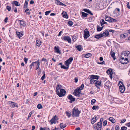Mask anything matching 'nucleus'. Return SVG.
I'll return each mask as SVG.
<instances>
[{
  "label": "nucleus",
  "instance_id": "obj_14",
  "mask_svg": "<svg viewBox=\"0 0 130 130\" xmlns=\"http://www.w3.org/2000/svg\"><path fill=\"white\" fill-rule=\"evenodd\" d=\"M103 37V35L102 33H100L99 34L96 35L94 36V38L96 39H99L100 38H101Z\"/></svg>",
  "mask_w": 130,
  "mask_h": 130
},
{
  "label": "nucleus",
  "instance_id": "obj_25",
  "mask_svg": "<svg viewBox=\"0 0 130 130\" xmlns=\"http://www.w3.org/2000/svg\"><path fill=\"white\" fill-rule=\"evenodd\" d=\"M62 15L63 17L67 18H68L67 14L66 12L63 11L62 13Z\"/></svg>",
  "mask_w": 130,
  "mask_h": 130
},
{
  "label": "nucleus",
  "instance_id": "obj_4",
  "mask_svg": "<svg viewBox=\"0 0 130 130\" xmlns=\"http://www.w3.org/2000/svg\"><path fill=\"white\" fill-rule=\"evenodd\" d=\"M66 91L65 90L63 89H60V91H58L56 93L57 94L59 97H62L64 96L66 94Z\"/></svg>",
  "mask_w": 130,
  "mask_h": 130
},
{
  "label": "nucleus",
  "instance_id": "obj_44",
  "mask_svg": "<svg viewBox=\"0 0 130 130\" xmlns=\"http://www.w3.org/2000/svg\"><path fill=\"white\" fill-rule=\"evenodd\" d=\"M116 20L113 19L110 17V20L109 22H116Z\"/></svg>",
  "mask_w": 130,
  "mask_h": 130
},
{
  "label": "nucleus",
  "instance_id": "obj_52",
  "mask_svg": "<svg viewBox=\"0 0 130 130\" xmlns=\"http://www.w3.org/2000/svg\"><path fill=\"white\" fill-rule=\"evenodd\" d=\"M107 121L106 120L104 121L103 123V125L104 126H106L107 124Z\"/></svg>",
  "mask_w": 130,
  "mask_h": 130
},
{
  "label": "nucleus",
  "instance_id": "obj_26",
  "mask_svg": "<svg viewBox=\"0 0 130 130\" xmlns=\"http://www.w3.org/2000/svg\"><path fill=\"white\" fill-rule=\"evenodd\" d=\"M10 107H11L14 108L15 106L17 107L18 106L16 105V104L14 102H11L10 103Z\"/></svg>",
  "mask_w": 130,
  "mask_h": 130
},
{
  "label": "nucleus",
  "instance_id": "obj_18",
  "mask_svg": "<svg viewBox=\"0 0 130 130\" xmlns=\"http://www.w3.org/2000/svg\"><path fill=\"white\" fill-rule=\"evenodd\" d=\"M90 77L92 79L98 80L99 79V76L98 75H92L90 76Z\"/></svg>",
  "mask_w": 130,
  "mask_h": 130
},
{
  "label": "nucleus",
  "instance_id": "obj_56",
  "mask_svg": "<svg viewBox=\"0 0 130 130\" xmlns=\"http://www.w3.org/2000/svg\"><path fill=\"white\" fill-rule=\"evenodd\" d=\"M51 12V11H47L45 12V15H48L49 13Z\"/></svg>",
  "mask_w": 130,
  "mask_h": 130
},
{
  "label": "nucleus",
  "instance_id": "obj_3",
  "mask_svg": "<svg viewBox=\"0 0 130 130\" xmlns=\"http://www.w3.org/2000/svg\"><path fill=\"white\" fill-rule=\"evenodd\" d=\"M121 93H123L125 90V87L123 83L121 81H119L118 84Z\"/></svg>",
  "mask_w": 130,
  "mask_h": 130
},
{
  "label": "nucleus",
  "instance_id": "obj_37",
  "mask_svg": "<svg viewBox=\"0 0 130 130\" xmlns=\"http://www.w3.org/2000/svg\"><path fill=\"white\" fill-rule=\"evenodd\" d=\"M41 41L39 40H36V45L38 46H40V45L41 44L40 43Z\"/></svg>",
  "mask_w": 130,
  "mask_h": 130
},
{
  "label": "nucleus",
  "instance_id": "obj_53",
  "mask_svg": "<svg viewBox=\"0 0 130 130\" xmlns=\"http://www.w3.org/2000/svg\"><path fill=\"white\" fill-rule=\"evenodd\" d=\"M102 123H101V122H98L97 124V126H100V127H101V126L102 127Z\"/></svg>",
  "mask_w": 130,
  "mask_h": 130
},
{
  "label": "nucleus",
  "instance_id": "obj_41",
  "mask_svg": "<svg viewBox=\"0 0 130 130\" xmlns=\"http://www.w3.org/2000/svg\"><path fill=\"white\" fill-rule=\"evenodd\" d=\"M37 108L39 109H40L43 108L42 105L40 104H39L37 106Z\"/></svg>",
  "mask_w": 130,
  "mask_h": 130
},
{
  "label": "nucleus",
  "instance_id": "obj_12",
  "mask_svg": "<svg viewBox=\"0 0 130 130\" xmlns=\"http://www.w3.org/2000/svg\"><path fill=\"white\" fill-rule=\"evenodd\" d=\"M110 82L109 81H107L105 84L104 86L106 89H109L110 86Z\"/></svg>",
  "mask_w": 130,
  "mask_h": 130
},
{
  "label": "nucleus",
  "instance_id": "obj_43",
  "mask_svg": "<svg viewBox=\"0 0 130 130\" xmlns=\"http://www.w3.org/2000/svg\"><path fill=\"white\" fill-rule=\"evenodd\" d=\"M84 87V85L83 84H82L81 86L79 88H78V89H80V90L81 91V90Z\"/></svg>",
  "mask_w": 130,
  "mask_h": 130
},
{
  "label": "nucleus",
  "instance_id": "obj_32",
  "mask_svg": "<svg viewBox=\"0 0 130 130\" xmlns=\"http://www.w3.org/2000/svg\"><path fill=\"white\" fill-rule=\"evenodd\" d=\"M60 126L62 129L64 128L66 126V124H64L63 123H61L60 124Z\"/></svg>",
  "mask_w": 130,
  "mask_h": 130
},
{
  "label": "nucleus",
  "instance_id": "obj_54",
  "mask_svg": "<svg viewBox=\"0 0 130 130\" xmlns=\"http://www.w3.org/2000/svg\"><path fill=\"white\" fill-rule=\"evenodd\" d=\"M127 128L125 126H123L121 127V130H127Z\"/></svg>",
  "mask_w": 130,
  "mask_h": 130
},
{
  "label": "nucleus",
  "instance_id": "obj_55",
  "mask_svg": "<svg viewBox=\"0 0 130 130\" xmlns=\"http://www.w3.org/2000/svg\"><path fill=\"white\" fill-rule=\"evenodd\" d=\"M76 36H75L74 35L72 37V39L74 41H75L76 39Z\"/></svg>",
  "mask_w": 130,
  "mask_h": 130
},
{
  "label": "nucleus",
  "instance_id": "obj_60",
  "mask_svg": "<svg viewBox=\"0 0 130 130\" xmlns=\"http://www.w3.org/2000/svg\"><path fill=\"white\" fill-rule=\"evenodd\" d=\"M28 60V59L26 58V57H25L24 58V61L25 62V63L26 64L27 63V61Z\"/></svg>",
  "mask_w": 130,
  "mask_h": 130
},
{
  "label": "nucleus",
  "instance_id": "obj_61",
  "mask_svg": "<svg viewBox=\"0 0 130 130\" xmlns=\"http://www.w3.org/2000/svg\"><path fill=\"white\" fill-rule=\"evenodd\" d=\"M126 119H123L121 121L120 123H123L124 122L126 121Z\"/></svg>",
  "mask_w": 130,
  "mask_h": 130
},
{
  "label": "nucleus",
  "instance_id": "obj_17",
  "mask_svg": "<svg viewBox=\"0 0 130 130\" xmlns=\"http://www.w3.org/2000/svg\"><path fill=\"white\" fill-rule=\"evenodd\" d=\"M54 50L55 51V52H57L59 54H61V51L59 50V47H58L55 46L54 47Z\"/></svg>",
  "mask_w": 130,
  "mask_h": 130
},
{
  "label": "nucleus",
  "instance_id": "obj_8",
  "mask_svg": "<svg viewBox=\"0 0 130 130\" xmlns=\"http://www.w3.org/2000/svg\"><path fill=\"white\" fill-rule=\"evenodd\" d=\"M130 54V52L128 51H126L122 52L121 54L122 57L128 58Z\"/></svg>",
  "mask_w": 130,
  "mask_h": 130
},
{
  "label": "nucleus",
  "instance_id": "obj_35",
  "mask_svg": "<svg viewBox=\"0 0 130 130\" xmlns=\"http://www.w3.org/2000/svg\"><path fill=\"white\" fill-rule=\"evenodd\" d=\"M112 71L110 69H108L106 71V73L108 74H111Z\"/></svg>",
  "mask_w": 130,
  "mask_h": 130
},
{
  "label": "nucleus",
  "instance_id": "obj_42",
  "mask_svg": "<svg viewBox=\"0 0 130 130\" xmlns=\"http://www.w3.org/2000/svg\"><path fill=\"white\" fill-rule=\"evenodd\" d=\"M107 23L105 22L104 19L102 20V22H101V26H102L104 24H106Z\"/></svg>",
  "mask_w": 130,
  "mask_h": 130
},
{
  "label": "nucleus",
  "instance_id": "obj_45",
  "mask_svg": "<svg viewBox=\"0 0 130 130\" xmlns=\"http://www.w3.org/2000/svg\"><path fill=\"white\" fill-rule=\"evenodd\" d=\"M69 67V66H67V67H66L64 65H61V68H63L64 69H67Z\"/></svg>",
  "mask_w": 130,
  "mask_h": 130
},
{
  "label": "nucleus",
  "instance_id": "obj_15",
  "mask_svg": "<svg viewBox=\"0 0 130 130\" xmlns=\"http://www.w3.org/2000/svg\"><path fill=\"white\" fill-rule=\"evenodd\" d=\"M55 3L57 5H59L62 6H65L66 5L60 2L59 0H55Z\"/></svg>",
  "mask_w": 130,
  "mask_h": 130
},
{
  "label": "nucleus",
  "instance_id": "obj_22",
  "mask_svg": "<svg viewBox=\"0 0 130 130\" xmlns=\"http://www.w3.org/2000/svg\"><path fill=\"white\" fill-rule=\"evenodd\" d=\"M61 86L59 85H57L56 89V93L58 91H60V89H61Z\"/></svg>",
  "mask_w": 130,
  "mask_h": 130
},
{
  "label": "nucleus",
  "instance_id": "obj_62",
  "mask_svg": "<svg viewBox=\"0 0 130 130\" xmlns=\"http://www.w3.org/2000/svg\"><path fill=\"white\" fill-rule=\"evenodd\" d=\"M46 128L45 127L42 128L41 127L40 129V130H46Z\"/></svg>",
  "mask_w": 130,
  "mask_h": 130
},
{
  "label": "nucleus",
  "instance_id": "obj_6",
  "mask_svg": "<svg viewBox=\"0 0 130 130\" xmlns=\"http://www.w3.org/2000/svg\"><path fill=\"white\" fill-rule=\"evenodd\" d=\"M81 91L80 89H76L74 90L73 94L74 95L77 97H80L81 93Z\"/></svg>",
  "mask_w": 130,
  "mask_h": 130
},
{
  "label": "nucleus",
  "instance_id": "obj_49",
  "mask_svg": "<svg viewBox=\"0 0 130 130\" xmlns=\"http://www.w3.org/2000/svg\"><path fill=\"white\" fill-rule=\"evenodd\" d=\"M90 83L91 84H93L94 83V80L93 79H92L90 77Z\"/></svg>",
  "mask_w": 130,
  "mask_h": 130
},
{
  "label": "nucleus",
  "instance_id": "obj_2",
  "mask_svg": "<svg viewBox=\"0 0 130 130\" xmlns=\"http://www.w3.org/2000/svg\"><path fill=\"white\" fill-rule=\"evenodd\" d=\"M119 61L122 64H126L128 62V58L122 57V55H121Z\"/></svg>",
  "mask_w": 130,
  "mask_h": 130
},
{
  "label": "nucleus",
  "instance_id": "obj_63",
  "mask_svg": "<svg viewBox=\"0 0 130 130\" xmlns=\"http://www.w3.org/2000/svg\"><path fill=\"white\" fill-rule=\"evenodd\" d=\"M97 127V130H101L102 127H100V126H96Z\"/></svg>",
  "mask_w": 130,
  "mask_h": 130
},
{
  "label": "nucleus",
  "instance_id": "obj_1",
  "mask_svg": "<svg viewBox=\"0 0 130 130\" xmlns=\"http://www.w3.org/2000/svg\"><path fill=\"white\" fill-rule=\"evenodd\" d=\"M81 112L78 108H74L72 110V115L74 117H78L79 116V115L80 113Z\"/></svg>",
  "mask_w": 130,
  "mask_h": 130
},
{
  "label": "nucleus",
  "instance_id": "obj_40",
  "mask_svg": "<svg viewBox=\"0 0 130 130\" xmlns=\"http://www.w3.org/2000/svg\"><path fill=\"white\" fill-rule=\"evenodd\" d=\"M65 113L69 118L71 116V114L69 113V112L67 111L65 112Z\"/></svg>",
  "mask_w": 130,
  "mask_h": 130
},
{
  "label": "nucleus",
  "instance_id": "obj_24",
  "mask_svg": "<svg viewBox=\"0 0 130 130\" xmlns=\"http://www.w3.org/2000/svg\"><path fill=\"white\" fill-rule=\"evenodd\" d=\"M102 34H103V36L106 37L108 36L109 34V33L108 32V31L107 30L105 31L103 33H102Z\"/></svg>",
  "mask_w": 130,
  "mask_h": 130
},
{
  "label": "nucleus",
  "instance_id": "obj_64",
  "mask_svg": "<svg viewBox=\"0 0 130 130\" xmlns=\"http://www.w3.org/2000/svg\"><path fill=\"white\" fill-rule=\"evenodd\" d=\"M8 19V17H6L4 21L5 23H7V22Z\"/></svg>",
  "mask_w": 130,
  "mask_h": 130
},
{
  "label": "nucleus",
  "instance_id": "obj_57",
  "mask_svg": "<svg viewBox=\"0 0 130 130\" xmlns=\"http://www.w3.org/2000/svg\"><path fill=\"white\" fill-rule=\"evenodd\" d=\"M34 112V111H32L29 114V117H30L31 116V115H32Z\"/></svg>",
  "mask_w": 130,
  "mask_h": 130
},
{
  "label": "nucleus",
  "instance_id": "obj_46",
  "mask_svg": "<svg viewBox=\"0 0 130 130\" xmlns=\"http://www.w3.org/2000/svg\"><path fill=\"white\" fill-rule=\"evenodd\" d=\"M11 9V7L10 6H6V9L8 10V11H10Z\"/></svg>",
  "mask_w": 130,
  "mask_h": 130
},
{
  "label": "nucleus",
  "instance_id": "obj_13",
  "mask_svg": "<svg viewBox=\"0 0 130 130\" xmlns=\"http://www.w3.org/2000/svg\"><path fill=\"white\" fill-rule=\"evenodd\" d=\"M16 33L17 36L19 38H20L21 37H22L23 35V32H16Z\"/></svg>",
  "mask_w": 130,
  "mask_h": 130
},
{
  "label": "nucleus",
  "instance_id": "obj_28",
  "mask_svg": "<svg viewBox=\"0 0 130 130\" xmlns=\"http://www.w3.org/2000/svg\"><path fill=\"white\" fill-rule=\"evenodd\" d=\"M96 120H97L96 118V117H94L92 119L91 122V123L92 124H93L96 122Z\"/></svg>",
  "mask_w": 130,
  "mask_h": 130
},
{
  "label": "nucleus",
  "instance_id": "obj_27",
  "mask_svg": "<svg viewBox=\"0 0 130 130\" xmlns=\"http://www.w3.org/2000/svg\"><path fill=\"white\" fill-rule=\"evenodd\" d=\"M109 120L113 123L115 122V120L113 117H110L109 118Z\"/></svg>",
  "mask_w": 130,
  "mask_h": 130
},
{
  "label": "nucleus",
  "instance_id": "obj_23",
  "mask_svg": "<svg viewBox=\"0 0 130 130\" xmlns=\"http://www.w3.org/2000/svg\"><path fill=\"white\" fill-rule=\"evenodd\" d=\"M28 2L29 0H25V1L24 6V8H27Z\"/></svg>",
  "mask_w": 130,
  "mask_h": 130
},
{
  "label": "nucleus",
  "instance_id": "obj_11",
  "mask_svg": "<svg viewBox=\"0 0 130 130\" xmlns=\"http://www.w3.org/2000/svg\"><path fill=\"white\" fill-rule=\"evenodd\" d=\"M67 98L69 100H70V101H69V102L70 103H72L75 100V99L73 97L71 94L67 96Z\"/></svg>",
  "mask_w": 130,
  "mask_h": 130
},
{
  "label": "nucleus",
  "instance_id": "obj_9",
  "mask_svg": "<svg viewBox=\"0 0 130 130\" xmlns=\"http://www.w3.org/2000/svg\"><path fill=\"white\" fill-rule=\"evenodd\" d=\"M63 40L67 41L68 43H71V40L70 37L68 36H64L62 38Z\"/></svg>",
  "mask_w": 130,
  "mask_h": 130
},
{
  "label": "nucleus",
  "instance_id": "obj_38",
  "mask_svg": "<svg viewBox=\"0 0 130 130\" xmlns=\"http://www.w3.org/2000/svg\"><path fill=\"white\" fill-rule=\"evenodd\" d=\"M103 28V27H101L100 26H98L97 27V30L98 31H100L102 30Z\"/></svg>",
  "mask_w": 130,
  "mask_h": 130
},
{
  "label": "nucleus",
  "instance_id": "obj_33",
  "mask_svg": "<svg viewBox=\"0 0 130 130\" xmlns=\"http://www.w3.org/2000/svg\"><path fill=\"white\" fill-rule=\"evenodd\" d=\"M91 56L92 54H91L88 53L85 54V56L84 57L86 58H88Z\"/></svg>",
  "mask_w": 130,
  "mask_h": 130
},
{
  "label": "nucleus",
  "instance_id": "obj_21",
  "mask_svg": "<svg viewBox=\"0 0 130 130\" xmlns=\"http://www.w3.org/2000/svg\"><path fill=\"white\" fill-rule=\"evenodd\" d=\"M128 36V34L126 33L122 34L120 35V37L121 38H125L126 36Z\"/></svg>",
  "mask_w": 130,
  "mask_h": 130
},
{
  "label": "nucleus",
  "instance_id": "obj_58",
  "mask_svg": "<svg viewBox=\"0 0 130 130\" xmlns=\"http://www.w3.org/2000/svg\"><path fill=\"white\" fill-rule=\"evenodd\" d=\"M98 64H101V65H102L103 64L105 65V61H103L102 62H98Z\"/></svg>",
  "mask_w": 130,
  "mask_h": 130
},
{
  "label": "nucleus",
  "instance_id": "obj_48",
  "mask_svg": "<svg viewBox=\"0 0 130 130\" xmlns=\"http://www.w3.org/2000/svg\"><path fill=\"white\" fill-rule=\"evenodd\" d=\"M43 72L44 73V74H43V76H42V77H41V79L42 80H44V79L45 78V73H44V72Z\"/></svg>",
  "mask_w": 130,
  "mask_h": 130
},
{
  "label": "nucleus",
  "instance_id": "obj_7",
  "mask_svg": "<svg viewBox=\"0 0 130 130\" xmlns=\"http://www.w3.org/2000/svg\"><path fill=\"white\" fill-rule=\"evenodd\" d=\"M58 119V118L55 115L54 116L52 119L50 120V122H51V124L52 125L53 123L55 124L56 123V121H57Z\"/></svg>",
  "mask_w": 130,
  "mask_h": 130
},
{
  "label": "nucleus",
  "instance_id": "obj_51",
  "mask_svg": "<svg viewBox=\"0 0 130 130\" xmlns=\"http://www.w3.org/2000/svg\"><path fill=\"white\" fill-rule=\"evenodd\" d=\"M68 23L70 26H71L73 25L72 22L70 20L68 22Z\"/></svg>",
  "mask_w": 130,
  "mask_h": 130
},
{
  "label": "nucleus",
  "instance_id": "obj_59",
  "mask_svg": "<svg viewBox=\"0 0 130 130\" xmlns=\"http://www.w3.org/2000/svg\"><path fill=\"white\" fill-rule=\"evenodd\" d=\"M119 129V126L118 125H116V126L115 128V130H118Z\"/></svg>",
  "mask_w": 130,
  "mask_h": 130
},
{
  "label": "nucleus",
  "instance_id": "obj_20",
  "mask_svg": "<svg viewBox=\"0 0 130 130\" xmlns=\"http://www.w3.org/2000/svg\"><path fill=\"white\" fill-rule=\"evenodd\" d=\"M83 11L85 12L90 14L91 15H93V14L91 12V11L88 9H83Z\"/></svg>",
  "mask_w": 130,
  "mask_h": 130
},
{
  "label": "nucleus",
  "instance_id": "obj_31",
  "mask_svg": "<svg viewBox=\"0 0 130 130\" xmlns=\"http://www.w3.org/2000/svg\"><path fill=\"white\" fill-rule=\"evenodd\" d=\"M111 57H113L114 60H115L116 59L115 56V54L114 52H112V50L111 51Z\"/></svg>",
  "mask_w": 130,
  "mask_h": 130
},
{
  "label": "nucleus",
  "instance_id": "obj_16",
  "mask_svg": "<svg viewBox=\"0 0 130 130\" xmlns=\"http://www.w3.org/2000/svg\"><path fill=\"white\" fill-rule=\"evenodd\" d=\"M20 21V26H25L26 25V22L22 20H18Z\"/></svg>",
  "mask_w": 130,
  "mask_h": 130
},
{
  "label": "nucleus",
  "instance_id": "obj_34",
  "mask_svg": "<svg viewBox=\"0 0 130 130\" xmlns=\"http://www.w3.org/2000/svg\"><path fill=\"white\" fill-rule=\"evenodd\" d=\"M81 13H82V16L83 17H86L88 15V14L86 13L83 12H82Z\"/></svg>",
  "mask_w": 130,
  "mask_h": 130
},
{
  "label": "nucleus",
  "instance_id": "obj_36",
  "mask_svg": "<svg viewBox=\"0 0 130 130\" xmlns=\"http://www.w3.org/2000/svg\"><path fill=\"white\" fill-rule=\"evenodd\" d=\"M99 108V107L98 106H93L92 109L93 110H96L98 109Z\"/></svg>",
  "mask_w": 130,
  "mask_h": 130
},
{
  "label": "nucleus",
  "instance_id": "obj_29",
  "mask_svg": "<svg viewBox=\"0 0 130 130\" xmlns=\"http://www.w3.org/2000/svg\"><path fill=\"white\" fill-rule=\"evenodd\" d=\"M12 4L13 5L14 4L17 6H19L20 5L19 3L16 1H14L12 3Z\"/></svg>",
  "mask_w": 130,
  "mask_h": 130
},
{
  "label": "nucleus",
  "instance_id": "obj_30",
  "mask_svg": "<svg viewBox=\"0 0 130 130\" xmlns=\"http://www.w3.org/2000/svg\"><path fill=\"white\" fill-rule=\"evenodd\" d=\"M75 47L79 51H80L82 50V46L81 45H80L76 46Z\"/></svg>",
  "mask_w": 130,
  "mask_h": 130
},
{
  "label": "nucleus",
  "instance_id": "obj_47",
  "mask_svg": "<svg viewBox=\"0 0 130 130\" xmlns=\"http://www.w3.org/2000/svg\"><path fill=\"white\" fill-rule=\"evenodd\" d=\"M96 100L95 99H93L91 100V103L92 105H93L96 102Z\"/></svg>",
  "mask_w": 130,
  "mask_h": 130
},
{
  "label": "nucleus",
  "instance_id": "obj_50",
  "mask_svg": "<svg viewBox=\"0 0 130 130\" xmlns=\"http://www.w3.org/2000/svg\"><path fill=\"white\" fill-rule=\"evenodd\" d=\"M40 65V63H38V64H37V65L36 66V68L35 70H37L39 68V67Z\"/></svg>",
  "mask_w": 130,
  "mask_h": 130
},
{
  "label": "nucleus",
  "instance_id": "obj_5",
  "mask_svg": "<svg viewBox=\"0 0 130 130\" xmlns=\"http://www.w3.org/2000/svg\"><path fill=\"white\" fill-rule=\"evenodd\" d=\"M84 39H86L90 36L89 32L87 28H86L84 31Z\"/></svg>",
  "mask_w": 130,
  "mask_h": 130
},
{
  "label": "nucleus",
  "instance_id": "obj_19",
  "mask_svg": "<svg viewBox=\"0 0 130 130\" xmlns=\"http://www.w3.org/2000/svg\"><path fill=\"white\" fill-rule=\"evenodd\" d=\"M95 83V85L96 87H98V85L99 86H101V83L100 81L98 80H94Z\"/></svg>",
  "mask_w": 130,
  "mask_h": 130
},
{
  "label": "nucleus",
  "instance_id": "obj_10",
  "mask_svg": "<svg viewBox=\"0 0 130 130\" xmlns=\"http://www.w3.org/2000/svg\"><path fill=\"white\" fill-rule=\"evenodd\" d=\"M73 60V58L72 57H71L69 59L67 60L65 62V64L67 66H69V64Z\"/></svg>",
  "mask_w": 130,
  "mask_h": 130
},
{
  "label": "nucleus",
  "instance_id": "obj_39",
  "mask_svg": "<svg viewBox=\"0 0 130 130\" xmlns=\"http://www.w3.org/2000/svg\"><path fill=\"white\" fill-rule=\"evenodd\" d=\"M110 18V17H108L107 16H106L105 18V20L106 21H109Z\"/></svg>",
  "mask_w": 130,
  "mask_h": 130
}]
</instances>
